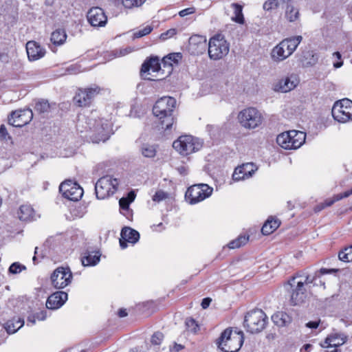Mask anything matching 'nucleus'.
Here are the masks:
<instances>
[{"mask_svg": "<svg viewBox=\"0 0 352 352\" xmlns=\"http://www.w3.org/2000/svg\"><path fill=\"white\" fill-rule=\"evenodd\" d=\"M314 278L309 275H299L293 276L285 285V288L290 294V302L293 305L302 303L307 297L305 285L312 283Z\"/></svg>", "mask_w": 352, "mask_h": 352, "instance_id": "f257e3e1", "label": "nucleus"}, {"mask_svg": "<svg viewBox=\"0 0 352 352\" xmlns=\"http://www.w3.org/2000/svg\"><path fill=\"white\" fill-rule=\"evenodd\" d=\"M176 100L174 98L164 96L156 101L153 108L155 116L162 120V128L169 130L174 124V118L172 113L175 108Z\"/></svg>", "mask_w": 352, "mask_h": 352, "instance_id": "f03ea898", "label": "nucleus"}, {"mask_svg": "<svg viewBox=\"0 0 352 352\" xmlns=\"http://www.w3.org/2000/svg\"><path fill=\"white\" fill-rule=\"evenodd\" d=\"M244 341L242 331H233L230 329L224 330L217 340V345L224 352H237Z\"/></svg>", "mask_w": 352, "mask_h": 352, "instance_id": "7ed1b4c3", "label": "nucleus"}, {"mask_svg": "<svg viewBox=\"0 0 352 352\" xmlns=\"http://www.w3.org/2000/svg\"><path fill=\"white\" fill-rule=\"evenodd\" d=\"M302 40L301 36L283 39L272 50L271 56L274 61L280 62L290 56Z\"/></svg>", "mask_w": 352, "mask_h": 352, "instance_id": "20e7f679", "label": "nucleus"}, {"mask_svg": "<svg viewBox=\"0 0 352 352\" xmlns=\"http://www.w3.org/2000/svg\"><path fill=\"white\" fill-rule=\"evenodd\" d=\"M87 124L92 133L93 142H105L109 139L111 133V126L107 120L103 118L97 120L95 115L92 114L91 117L87 118Z\"/></svg>", "mask_w": 352, "mask_h": 352, "instance_id": "39448f33", "label": "nucleus"}, {"mask_svg": "<svg viewBox=\"0 0 352 352\" xmlns=\"http://www.w3.org/2000/svg\"><path fill=\"white\" fill-rule=\"evenodd\" d=\"M237 119L242 127L245 129H254L263 122L261 112L255 107L245 108L238 113Z\"/></svg>", "mask_w": 352, "mask_h": 352, "instance_id": "423d86ee", "label": "nucleus"}, {"mask_svg": "<svg viewBox=\"0 0 352 352\" xmlns=\"http://www.w3.org/2000/svg\"><path fill=\"white\" fill-rule=\"evenodd\" d=\"M203 146V142L192 135H182L173 142V147L181 155L186 156L199 151Z\"/></svg>", "mask_w": 352, "mask_h": 352, "instance_id": "0eeeda50", "label": "nucleus"}, {"mask_svg": "<svg viewBox=\"0 0 352 352\" xmlns=\"http://www.w3.org/2000/svg\"><path fill=\"white\" fill-rule=\"evenodd\" d=\"M305 138L306 134L304 132L292 130L278 135L276 142L285 149H297L303 144Z\"/></svg>", "mask_w": 352, "mask_h": 352, "instance_id": "6e6552de", "label": "nucleus"}, {"mask_svg": "<svg viewBox=\"0 0 352 352\" xmlns=\"http://www.w3.org/2000/svg\"><path fill=\"white\" fill-rule=\"evenodd\" d=\"M267 317L261 309L250 311L245 316L244 326L251 333H256L264 329Z\"/></svg>", "mask_w": 352, "mask_h": 352, "instance_id": "1a4fd4ad", "label": "nucleus"}, {"mask_svg": "<svg viewBox=\"0 0 352 352\" xmlns=\"http://www.w3.org/2000/svg\"><path fill=\"white\" fill-rule=\"evenodd\" d=\"M119 182L116 178L106 175L100 178L95 185L98 199H104L113 195L117 190Z\"/></svg>", "mask_w": 352, "mask_h": 352, "instance_id": "9d476101", "label": "nucleus"}, {"mask_svg": "<svg viewBox=\"0 0 352 352\" xmlns=\"http://www.w3.org/2000/svg\"><path fill=\"white\" fill-rule=\"evenodd\" d=\"M208 49L210 58L217 60L228 54L230 45L221 35L218 34L210 39Z\"/></svg>", "mask_w": 352, "mask_h": 352, "instance_id": "9b49d317", "label": "nucleus"}, {"mask_svg": "<svg viewBox=\"0 0 352 352\" xmlns=\"http://www.w3.org/2000/svg\"><path fill=\"white\" fill-rule=\"evenodd\" d=\"M331 113L339 122L345 123L352 120V101L344 98L335 102Z\"/></svg>", "mask_w": 352, "mask_h": 352, "instance_id": "f8f14e48", "label": "nucleus"}, {"mask_svg": "<svg viewBox=\"0 0 352 352\" xmlns=\"http://www.w3.org/2000/svg\"><path fill=\"white\" fill-rule=\"evenodd\" d=\"M212 190V188L207 184L193 185L187 190L186 198L190 204H195L209 197Z\"/></svg>", "mask_w": 352, "mask_h": 352, "instance_id": "ddd939ff", "label": "nucleus"}, {"mask_svg": "<svg viewBox=\"0 0 352 352\" xmlns=\"http://www.w3.org/2000/svg\"><path fill=\"white\" fill-rule=\"evenodd\" d=\"M101 89L94 85L93 87L80 89L74 97V101L79 107L89 106L94 98L100 93Z\"/></svg>", "mask_w": 352, "mask_h": 352, "instance_id": "4468645a", "label": "nucleus"}, {"mask_svg": "<svg viewBox=\"0 0 352 352\" xmlns=\"http://www.w3.org/2000/svg\"><path fill=\"white\" fill-rule=\"evenodd\" d=\"M59 190L64 197L72 201L79 200L83 195L82 188L71 180L62 182L59 186Z\"/></svg>", "mask_w": 352, "mask_h": 352, "instance_id": "2eb2a0df", "label": "nucleus"}, {"mask_svg": "<svg viewBox=\"0 0 352 352\" xmlns=\"http://www.w3.org/2000/svg\"><path fill=\"white\" fill-rule=\"evenodd\" d=\"M72 274L69 268L58 267L51 276V282L56 289H63L72 281Z\"/></svg>", "mask_w": 352, "mask_h": 352, "instance_id": "dca6fc26", "label": "nucleus"}, {"mask_svg": "<svg viewBox=\"0 0 352 352\" xmlns=\"http://www.w3.org/2000/svg\"><path fill=\"white\" fill-rule=\"evenodd\" d=\"M33 113L30 109H20L12 112L8 119L9 124L14 127H22L28 124L32 119Z\"/></svg>", "mask_w": 352, "mask_h": 352, "instance_id": "f3484780", "label": "nucleus"}, {"mask_svg": "<svg viewBox=\"0 0 352 352\" xmlns=\"http://www.w3.org/2000/svg\"><path fill=\"white\" fill-rule=\"evenodd\" d=\"M89 23L94 28L104 27L107 23V16L104 10L99 7L89 9L87 14Z\"/></svg>", "mask_w": 352, "mask_h": 352, "instance_id": "a211bd4d", "label": "nucleus"}, {"mask_svg": "<svg viewBox=\"0 0 352 352\" xmlns=\"http://www.w3.org/2000/svg\"><path fill=\"white\" fill-rule=\"evenodd\" d=\"M348 339V336L340 331H333L329 333L324 341L320 343L322 348H336L344 344Z\"/></svg>", "mask_w": 352, "mask_h": 352, "instance_id": "6ab92c4d", "label": "nucleus"}, {"mask_svg": "<svg viewBox=\"0 0 352 352\" xmlns=\"http://www.w3.org/2000/svg\"><path fill=\"white\" fill-rule=\"evenodd\" d=\"M208 47L206 36L192 35L189 38L188 51L195 56L204 54Z\"/></svg>", "mask_w": 352, "mask_h": 352, "instance_id": "aec40b11", "label": "nucleus"}, {"mask_svg": "<svg viewBox=\"0 0 352 352\" xmlns=\"http://www.w3.org/2000/svg\"><path fill=\"white\" fill-rule=\"evenodd\" d=\"M257 170L256 166L253 163H246L236 167L232 174V179L238 182L250 178Z\"/></svg>", "mask_w": 352, "mask_h": 352, "instance_id": "412c9836", "label": "nucleus"}, {"mask_svg": "<svg viewBox=\"0 0 352 352\" xmlns=\"http://www.w3.org/2000/svg\"><path fill=\"white\" fill-rule=\"evenodd\" d=\"M26 51L28 59L30 61L37 60L45 54V50L34 41L26 43Z\"/></svg>", "mask_w": 352, "mask_h": 352, "instance_id": "4be33fe9", "label": "nucleus"}, {"mask_svg": "<svg viewBox=\"0 0 352 352\" xmlns=\"http://www.w3.org/2000/svg\"><path fill=\"white\" fill-rule=\"evenodd\" d=\"M120 235V245L122 249H125L127 247V242L135 243L140 239L139 232L129 227L124 228L121 231Z\"/></svg>", "mask_w": 352, "mask_h": 352, "instance_id": "5701e85b", "label": "nucleus"}, {"mask_svg": "<svg viewBox=\"0 0 352 352\" xmlns=\"http://www.w3.org/2000/svg\"><path fill=\"white\" fill-rule=\"evenodd\" d=\"M161 71L160 59L157 57L151 58L149 60L144 61L141 67V73L151 75V72L157 73V75L155 76L157 80L163 79L164 77L159 76V73Z\"/></svg>", "mask_w": 352, "mask_h": 352, "instance_id": "b1692460", "label": "nucleus"}, {"mask_svg": "<svg viewBox=\"0 0 352 352\" xmlns=\"http://www.w3.org/2000/svg\"><path fill=\"white\" fill-rule=\"evenodd\" d=\"M67 300V294L65 292H56L50 295L46 302V307L50 309L60 308Z\"/></svg>", "mask_w": 352, "mask_h": 352, "instance_id": "393cba45", "label": "nucleus"}, {"mask_svg": "<svg viewBox=\"0 0 352 352\" xmlns=\"http://www.w3.org/2000/svg\"><path fill=\"white\" fill-rule=\"evenodd\" d=\"M299 80L295 75H291L284 79L280 80L275 85V91L282 93H286L294 89L298 84Z\"/></svg>", "mask_w": 352, "mask_h": 352, "instance_id": "a878e982", "label": "nucleus"}, {"mask_svg": "<svg viewBox=\"0 0 352 352\" xmlns=\"http://www.w3.org/2000/svg\"><path fill=\"white\" fill-rule=\"evenodd\" d=\"M140 153L146 158H154L157 152V145L150 143H142L139 147Z\"/></svg>", "mask_w": 352, "mask_h": 352, "instance_id": "bb28decb", "label": "nucleus"}, {"mask_svg": "<svg viewBox=\"0 0 352 352\" xmlns=\"http://www.w3.org/2000/svg\"><path fill=\"white\" fill-rule=\"evenodd\" d=\"M280 225V221L278 219L270 217L263 226L261 232L264 235H269L273 233Z\"/></svg>", "mask_w": 352, "mask_h": 352, "instance_id": "cd10ccee", "label": "nucleus"}, {"mask_svg": "<svg viewBox=\"0 0 352 352\" xmlns=\"http://www.w3.org/2000/svg\"><path fill=\"white\" fill-rule=\"evenodd\" d=\"M272 320L278 327H285L289 324L291 321V317L285 312L278 311L272 315Z\"/></svg>", "mask_w": 352, "mask_h": 352, "instance_id": "c85d7f7f", "label": "nucleus"}, {"mask_svg": "<svg viewBox=\"0 0 352 352\" xmlns=\"http://www.w3.org/2000/svg\"><path fill=\"white\" fill-rule=\"evenodd\" d=\"M18 215L21 221H30L34 219V210L29 205H23L19 208Z\"/></svg>", "mask_w": 352, "mask_h": 352, "instance_id": "c756f323", "label": "nucleus"}, {"mask_svg": "<svg viewBox=\"0 0 352 352\" xmlns=\"http://www.w3.org/2000/svg\"><path fill=\"white\" fill-rule=\"evenodd\" d=\"M318 60V56L313 51H307L303 53L301 58V62L303 66L308 67L316 64Z\"/></svg>", "mask_w": 352, "mask_h": 352, "instance_id": "7c9ffc66", "label": "nucleus"}, {"mask_svg": "<svg viewBox=\"0 0 352 352\" xmlns=\"http://www.w3.org/2000/svg\"><path fill=\"white\" fill-rule=\"evenodd\" d=\"M67 38V34L63 30H56L51 34L50 40L54 45H63Z\"/></svg>", "mask_w": 352, "mask_h": 352, "instance_id": "2f4dec72", "label": "nucleus"}, {"mask_svg": "<svg viewBox=\"0 0 352 352\" xmlns=\"http://www.w3.org/2000/svg\"><path fill=\"white\" fill-rule=\"evenodd\" d=\"M100 255L98 252H91L84 256L81 262L84 266H92L96 265L100 261Z\"/></svg>", "mask_w": 352, "mask_h": 352, "instance_id": "473e14b6", "label": "nucleus"}, {"mask_svg": "<svg viewBox=\"0 0 352 352\" xmlns=\"http://www.w3.org/2000/svg\"><path fill=\"white\" fill-rule=\"evenodd\" d=\"M231 7L234 10V15L232 16V20L237 23H244V16L243 14V6L236 3H233L231 4Z\"/></svg>", "mask_w": 352, "mask_h": 352, "instance_id": "72a5a7b5", "label": "nucleus"}, {"mask_svg": "<svg viewBox=\"0 0 352 352\" xmlns=\"http://www.w3.org/2000/svg\"><path fill=\"white\" fill-rule=\"evenodd\" d=\"M23 324V320L19 318L17 320L8 321L5 324V329L9 334L14 333L21 328Z\"/></svg>", "mask_w": 352, "mask_h": 352, "instance_id": "f704fd0d", "label": "nucleus"}, {"mask_svg": "<svg viewBox=\"0 0 352 352\" xmlns=\"http://www.w3.org/2000/svg\"><path fill=\"white\" fill-rule=\"evenodd\" d=\"M298 10L292 4H287L285 10V17L289 22H294L298 19Z\"/></svg>", "mask_w": 352, "mask_h": 352, "instance_id": "c9c22d12", "label": "nucleus"}, {"mask_svg": "<svg viewBox=\"0 0 352 352\" xmlns=\"http://www.w3.org/2000/svg\"><path fill=\"white\" fill-rule=\"evenodd\" d=\"M338 258L345 263L352 262V245L341 250L338 252Z\"/></svg>", "mask_w": 352, "mask_h": 352, "instance_id": "e433bc0d", "label": "nucleus"}, {"mask_svg": "<svg viewBox=\"0 0 352 352\" xmlns=\"http://www.w3.org/2000/svg\"><path fill=\"white\" fill-rule=\"evenodd\" d=\"M182 58V56L181 53H172L164 57L162 62L164 66L167 65L172 66L173 63L177 64L179 61L181 60Z\"/></svg>", "mask_w": 352, "mask_h": 352, "instance_id": "4c0bfd02", "label": "nucleus"}, {"mask_svg": "<svg viewBox=\"0 0 352 352\" xmlns=\"http://www.w3.org/2000/svg\"><path fill=\"white\" fill-rule=\"evenodd\" d=\"M248 236H239L235 240H233L231 242H230L228 244V247L230 249L239 248L242 245H245L248 242Z\"/></svg>", "mask_w": 352, "mask_h": 352, "instance_id": "58836bf2", "label": "nucleus"}, {"mask_svg": "<svg viewBox=\"0 0 352 352\" xmlns=\"http://www.w3.org/2000/svg\"><path fill=\"white\" fill-rule=\"evenodd\" d=\"M153 30V26L151 25H146L142 28L136 30L133 35V38H138L143 37L148 34H150Z\"/></svg>", "mask_w": 352, "mask_h": 352, "instance_id": "ea45409f", "label": "nucleus"}, {"mask_svg": "<svg viewBox=\"0 0 352 352\" xmlns=\"http://www.w3.org/2000/svg\"><path fill=\"white\" fill-rule=\"evenodd\" d=\"M50 109V105L47 100H41L36 103L35 111L40 113L48 112Z\"/></svg>", "mask_w": 352, "mask_h": 352, "instance_id": "a19ab883", "label": "nucleus"}, {"mask_svg": "<svg viewBox=\"0 0 352 352\" xmlns=\"http://www.w3.org/2000/svg\"><path fill=\"white\" fill-rule=\"evenodd\" d=\"M185 323L187 329L190 332L197 333L199 329V324L193 318H186Z\"/></svg>", "mask_w": 352, "mask_h": 352, "instance_id": "79ce46f5", "label": "nucleus"}, {"mask_svg": "<svg viewBox=\"0 0 352 352\" xmlns=\"http://www.w3.org/2000/svg\"><path fill=\"white\" fill-rule=\"evenodd\" d=\"M146 0H122V4L126 8H133L141 6Z\"/></svg>", "mask_w": 352, "mask_h": 352, "instance_id": "37998d69", "label": "nucleus"}, {"mask_svg": "<svg viewBox=\"0 0 352 352\" xmlns=\"http://www.w3.org/2000/svg\"><path fill=\"white\" fill-rule=\"evenodd\" d=\"M280 3L278 0H268L263 4V9L267 11H270L274 9H276L280 6Z\"/></svg>", "mask_w": 352, "mask_h": 352, "instance_id": "c03bdc74", "label": "nucleus"}, {"mask_svg": "<svg viewBox=\"0 0 352 352\" xmlns=\"http://www.w3.org/2000/svg\"><path fill=\"white\" fill-rule=\"evenodd\" d=\"M26 269L25 266L20 264L18 262L13 263L9 267V272L10 274H16L20 273L22 270Z\"/></svg>", "mask_w": 352, "mask_h": 352, "instance_id": "a18cd8bd", "label": "nucleus"}, {"mask_svg": "<svg viewBox=\"0 0 352 352\" xmlns=\"http://www.w3.org/2000/svg\"><path fill=\"white\" fill-rule=\"evenodd\" d=\"M164 340V334L162 332L157 331L151 337V343L154 345H160Z\"/></svg>", "mask_w": 352, "mask_h": 352, "instance_id": "49530a36", "label": "nucleus"}, {"mask_svg": "<svg viewBox=\"0 0 352 352\" xmlns=\"http://www.w3.org/2000/svg\"><path fill=\"white\" fill-rule=\"evenodd\" d=\"M168 197V194L163 190H158L153 197L154 201L160 202Z\"/></svg>", "mask_w": 352, "mask_h": 352, "instance_id": "de8ad7c7", "label": "nucleus"}, {"mask_svg": "<svg viewBox=\"0 0 352 352\" xmlns=\"http://www.w3.org/2000/svg\"><path fill=\"white\" fill-rule=\"evenodd\" d=\"M131 203V200L128 198L122 197L119 201L120 207L123 210H127L129 207V204Z\"/></svg>", "mask_w": 352, "mask_h": 352, "instance_id": "09e8293b", "label": "nucleus"}, {"mask_svg": "<svg viewBox=\"0 0 352 352\" xmlns=\"http://www.w3.org/2000/svg\"><path fill=\"white\" fill-rule=\"evenodd\" d=\"M10 56L8 53L0 52V66H4L9 63Z\"/></svg>", "mask_w": 352, "mask_h": 352, "instance_id": "8fccbe9b", "label": "nucleus"}, {"mask_svg": "<svg viewBox=\"0 0 352 352\" xmlns=\"http://www.w3.org/2000/svg\"><path fill=\"white\" fill-rule=\"evenodd\" d=\"M195 12V8H193V7H191V8H186V9H184V10H181L179 12V14L180 16L184 17V16H186L187 15L193 14Z\"/></svg>", "mask_w": 352, "mask_h": 352, "instance_id": "3c124183", "label": "nucleus"}, {"mask_svg": "<svg viewBox=\"0 0 352 352\" xmlns=\"http://www.w3.org/2000/svg\"><path fill=\"white\" fill-rule=\"evenodd\" d=\"M333 56H335L339 61L333 63V67L336 68H340L342 66L343 62L341 60V54L339 52H336L333 54Z\"/></svg>", "mask_w": 352, "mask_h": 352, "instance_id": "603ef678", "label": "nucleus"}, {"mask_svg": "<svg viewBox=\"0 0 352 352\" xmlns=\"http://www.w3.org/2000/svg\"><path fill=\"white\" fill-rule=\"evenodd\" d=\"M175 34H176V30L175 29H170L166 32L163 33L161 34L160 38L162 39H166L167 38H170L173 36Z\"/></svg>", "mask_w": 352, "mask_h": 352, "instance_id": "864d4df0", "label": "nucleus"}, {"mask_svg": "<svg viewBox=\"0 0 352 352\" xmlns=\"http://www.w3.org/2000/svg\"><path fill=\"white\" fill-rule=\"evenodd\" d=\"M0 136L1 138L6 140L7 138H10L9 134L8 133L7 129L4 124H1L0 126Z\"/></svg>", "mask_w": 352, "mask_h": 352, "instance_id": "5fc2aeb1", "label": "nucleus"}, {"mask_svg": "<svg viewBox=\"0 0 352 352\" xmlns=\"http://www.w3.org/2000/svg\"><path fill=\"white\" fill-rule=\"evenodd\" d=\"M36 319L40 321L45 320L47 318V311L45 310L41 311L35 314Z\"/></svg>", "mask_w": 352, "mask_h": 352, "instance_id": "6e6d98bb", "label": "nucleus"}, {"mask_svg": "<svg viewBox=\"0 0 352 352\" xmlns=\"http://www.w3.org/2000/svg\"><path fill=\"white\" fill-rule=\"evenodd\" d=\"M335 203V200L333 198L328 199L322 204L321 207L319 208L318 211L323 209L325 207L330 206Z\"/></svg>", "mask_w": 352, "mask_h": 352, "instance_id": "4d7b16f0", "label": "nucleus"}, {"mask_svg": "<svg viewBox=\"0 0 352 352\" xmlns=\"http://www.w3.org/2000/svg\"><path fill=\"white\" fill-rule=\"evenodd\" d=\"M177 170L181 175H186L188 173V169L185 166H179L177 168Z\"/></svg>", "mask_w": 352, "mask_h": 352, "instance_id": "13d9d810", "label": "nucleus"}, {"mask_svg": "<svg viewBox=\"0 0 352 352\" xmlns=\"http://www.w3.org/2000/svg\"><path fill=\"white\" fill-rule=\"evenodd\" d=\"M36 317L35 314L30 315L27 319L28 325H34L36 323Z\"/></svg>", "mask_w": 352, "mask_h": 352, "instance_id": "bf43d9fd", "label": "nucleus"}, {"mask_svg": "<svg viewBox=\"0 0 352 352\" xmlns=\"http://www.w3.org/2000/svg\"><path fill=\"white\" fill-rule=\"evenodd\" d=\"M319 325V321H311L306 324V327L311 329H316Z\"/></svg>", "mask_w": 352, "mask_h": 352, "instance_id": "052dcab7", "label": "nucleus"}, {"mask_svg": "<svg viewBox=\"0 0 352 352\" xmlns=\"http://www.w3.org/2000/svg\"><path fill=\"white\" fill-rule=\"evenodd\" d=\"M211 299L209 298H205L201 302V307L203 309H206L210 304Z\"/></svg>", "mask_w": 352, "mask_h": 352, "instance_id": "680f3d73", "label": "nucleus"}, {"mask_svg": "<svg viewBox=\"0 0 352 352\" xmlns=\"http://www.w3.org/2000/svg\"><path fill=\"white\" fill-rule=\"evenodd\" d=\"M338 270H336V269H331V270H327L326 268H321L320 270V272L321 274H328V273H330V272H338Z\"/></svg>", "mask_w": 352, "mask_h": 352, "instance_id": "e2e57ef3", "label": "nucleus"}, {"mask_svg": "<svg viewBox=\"0 0 352 352\" xmlns=\"http://www.w3.org/2000/svg\"><path fill=\"white\" fill-rule=\"evenodd\" d=\"M184 348V346L182 344H175L173 346V348L170 349V350L175 351H179L182 350Z\"/></svg>", "mask_w": 352, "mask_h": 352, "instance_id": "0e129e2a", "label": "nucleus"}, {"mask_svg": "<svg viewBox=\"0 0 352 352\" xmlns=\"http://www.w3.org/2000/svg\"><path fill=\"white\" fill-rule=\"evenodd\" d=\"M118 316L120 317V318H123V317H125L127 316V312H126V310L125 309H120L119 311H118Z\"/></svg>", "mask_w": 352, "mask_h": 352, "instance_id": "69168bd1", "label": "nucleus"}, {"mask_svg": "<svg viewBox=\"0 0 352 352\" xmlns=\"http://www.w3.org/2000/svg\"><path fill=\"white\" fill-rule=\"evenodd\" d=\"M351 195H352V189H350V190H346V191H345V192L342 193V195L343 198H346V197H349Z\"/></svg>", "mask_w": 352, "mask_h": 352, "instance_id": "338daca9", "label": "nucleus"}, {"mask_svg": "<svg viewBox=\"0 0 352 352\" xmlns=\"http://www.w3.org/2000/svg\"><path fill=\"white\" fill-rule=\"evenodd\" d=\"M332 198L333 200H335V202H336V201H340L342 199H343V197L342 195V193H340V194L335 195Z\"/></svg>", "mask_w": 352, "mask_h": 352, "instance_id": "774afa93", "label": "nucleus"}]
</instances>
